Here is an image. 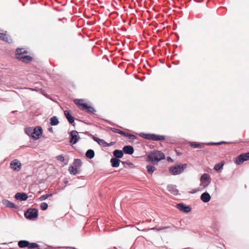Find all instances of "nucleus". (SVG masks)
Listing matches in <instances>:
<instances>
[{"mask_svg": "<svg viewBox=\"0 0 249 249\" xmlns=\"http://www.w3.org/2000/svg\"><path fill=\"white\" fill-rule=\"evenodd\" d=\"M164 158V154L162 152L160 151H155L150 152L148 155L147 161L157 163L159 161Z\"/></svg>", "mask_w": 249, "mask_h": 249, "instance_id": "1", "label": "nucleus"}, {"mask_svg": "<svg viewBox=\"0 0 249 249\" xmlns=\"http://www.w3.org/2000/svg\"><path fill=\"white\" fill-rule=\"evenodd\" d=\"M84 101V99H75L74 103L78 106L82 110H85L88 113L94 114L96 110L92 106L88 105L87 103H82Z\"/></svg>", "mask_w": 249, "mask_h": 249, "instance_id": "2", "label": "nucleus"}, {"mask_svg": "<svg viewBox=\"0 0 249 249\" xmlns=\"http://www.w3.org/2000/svg\"><path fill=\"white\" fill-rule=\"evenodd\" d=\"M140 136L142 138L148 140L157 141L164 140L165 139V136L157 135L155 134H146L142 132L140 134Z\"/></svg>", "mask_w": 249, "mask_h": 249, "instance_id": "3", "label": "nucleus"}, {"mask_svg": "<svg viewBox=\"0 0 249 249\" xmlns=\"http://www.w3.org/2000/svg\"><path fill=\"white\" fill-rule=\"evenodd\" d=\"M38 210L36 208H29L24 213L25 217L29 220H35L38 217Z\"/></svg>", "mask_w": 249, "mask_h": 249, "instance_id": "4", "label": "nucleus"}, {"mask_svg": "<svg viewBox=\"0 0 249 249\" xmlns=\"http://www.w3.org/2000/svg\"><path fill=\"white\" fill-rule=\"evenodd\" d=\"M200 186L202 187L203 188L205 189L211 182L210 176L207 173L203 174L200 178Z\"/></svg>", "mask_w": 249, "mask_h": 249, "instance_id": "5", "label": "nucleus"}, {"mask_svg": "<svg viewBox=\"0 0 249 249\" xmlns=\"http://www.w3.org/2000/svg\"><path fill=\"white\" fill-rule=\"evenodd\" d=\"M187 164L186 163L182 165H177L174 167H172L170 169V173L173 175H177L182 173L184 170L187 167Z\"/></svg>", "mask_w": 249, "mask_h": 249, "instance_id": "6", "label": "nucleus"}, {"mask_svg": "<svg viewBox=\"0 0 249 249\" xmlns=\"http://www.w3.org/2000/svg\"><path fill=\"white\" fill-rule=\"evenodd\" d=\"M42 134V128L40 126H36L33 129L32 139L34 140H37L41 137Z\"/></svg>", "mask_w": 249, "mask_h": 249, "instance_id": "7", "label": "nucleus"}, {"mask_svg": "<svg viewBox=\"0 0 249 249\" xmlns=\"http://www.w3.org/2000/svg\"><path fill=\"white\" fill-rule=\"evenodd\" d=\"M70 142L71 144H76L80 139V137L78 135V132L76 130H72L70 133Z\"/></svg>", "mask_w": 249, "mask_h": 249, "instance_id": "8", "label": "nucleus"}, {"mask_svg": "<svg viewBox=\"0 0 249 249\" xmlns=\"http://www.w3.org/2000/svg\"><path fill=\"white\" fill-rule=\"evenodd\" d=\"M248 160H249V152L239 155L236 158V162L237 164L240 165Z\"/></svg>", "mask_w": 249, "mask_h": 249, "instance_id": "9", "label": "nucleus"}, {"mask_svg": "<svg viewBox=\"0 0 249 249\" xmlns=\"http://www.w3.org/2000/svg\"><path fill=\"white\" fill-rule=\"evenodd\" d=\"M10 167L14 171H18L21 169V163L18 160H14L10 163Z\"/></svg>", "mask_w": 249, "mask_h": 249, "instance_id": "10", "label": "nucleus"}, {"mask_svg": "<svg viewBox=\"0 0 249 249\" xmlns=\"http://www.w3.org/2000/svg\"><path fill=\"white\" fill-rule=\"evenodd\" d=\"M1 203L6 208H11L16 210L18 209V207L17 205L15 204L12 202L6 199H2L1 200Z\"/></svg>", "mask_w": 249, "mask_h": 249, "instance_id": "11", "label": "nucleus"}, {"mask_svg": "<svg viewBox=\"0 0 249 249\" xmlns=\"http://www.w3.org/2000/svg\"><path fill=\"white\" fill-rule=\"evenodd\" d=\"M64 115L65 117L69 122L70 124H71L72 126H75V123H74V117L71 115V113L70 110H66L64 111Z\"/></svg>", "mask_w": 249, "mask_h": 249, "instance_id": "12", "label": "nucleus"}, {"mask_svg": "<svg viewBox=\"0 0 249 249\" xmlns=\"http://www.w3.org/2000/svg\"><path fill=\"white\" fill-rule=\"evenodd\" d=\"M15 198L16 199L20 201H25L28 198V196L25 193L18 192L15 194Z\"/></svg>", "mask_w": 249, "mask_h": 249, "instance_id": "13", "label": "nucleus"}, {"mask_svg": "<svg viewBox=\"0 0 249 249\" xmlns=\"http://www.w3.org/2000/svg\"><path fill=\"white\" fill-rule=\"evenodd\" d=\"M16 58L25 63H30L33 59V57L30 55H23L21 56H16Z\"/></svg>", "mask_w": 249, "mask_h": 249, "instance_id": "14", "label": "nucleus"}, {"mask_svg": "<svg viewBox=\"0 0 249 249\" xmlns=\"http://www.w3.org/2000/svg\"><path fill=\"white\" fill-rule=\"evenodd\" d=\"M177 208L180 211L184 213H189L191 211V208L189 206H185L183 203H179L177 205Z\"/></svg>", "mask_w": 249, "mask_h": 249, "instance_id": "15", "label": "nucleus"}, {"mask_svg": "<svg viewBox=\"0 0 249 249\" xmlns=\"http://www.w3.org/2000/svg\"><path fill=\"white\" fill-rule=\"evenodd\" d=\"M201 200L205 203L208 202L211 199V196L207 192L202 193L200 196Z\"/></svg>", "mask_w": 249, "mask_h": 249, "instance_id": "16", "label": "nucleus"}, {"mask_svg": "<svg viewBox=\"0 0 249 249\" xmlns=\"http://www.w3.org/2000/svg\"><path fill=\"white\" fill-rule=\"evenodd\" d=\"M123 152L125 154L131 155L134 153V148L131 145L124 146L123 148Z\"/></svg>", "mask_w": 249, "mask_h": 249, "instance_id": "17", "label": "nucleus"}, {"mask_svg": "<svg viewBox=\"0 0 249 249\" xmlns=\"http://www.w3.org/2000/svg\"><path fill=\"white\" fill-rule=\"evenodd\" d=\"M167 190L174 195H177L178 194V190L176 188V186L173 185H169L167 186Z\"/></svg>", "mask_w": 249, "mask_h": 249, "instance_id": "18", "label": "nucleus"}, {"mask_svg": "<svg viewBox=\"0 0 249 249\" xmlns=\"http://www.w3.org/2000/svg\"><path fill=\"white\" fill-rule=\"evenodd\" d=\"M110 162L111 163V165L113 167H118L119 166L120 162L122 161L119 159L112 158L111 159Z\"/></svg>", "mask_w": 249, "mask_h": 249, "instance_id": "19", "label": "nucleus"}, {"mask_svg": "<svg viewBox=\"0 0 249 249\" xmlns=\"http://www.w3.org/2000/svg\"><path fill=\"white\" fill-rule=\"evenodd\" d=\"M18 245L20 248H28L30 242L27 240H20L18 242Z\"/></svg>", "mask_w": 249, "mask_h": 249, "instance_id": "20", "label": "nucleus"}, {"mask_svg": "<svg viewBox=\"0 0 249 249\" xmlns=\"http://www.w3.org/2000/svg\"><path fill=\"white\" fill-rule=\"evenodd\" d=\"M113 155L115 157L114 158L117 159L122 158L124 155L123 150L122 151L121 150L116 149L113 152Z\"/></svg>", "mask_w": 249, "mask_h": 249, "instance_id": "21", "label": "nucleus"}, {"mask_svg": "<svg viewBox=\"0 0 249 249\" xmlns=\"http://www.w3.org/2000/svg\"><path fill=\"white\" fill-rule=\"evenodd\" d=\"M0 39L9 43L12 42V40L3 33H0Z\"/></svg>", "mask_w": 249, "mask_h": 249, "instance_id": "22", "label": "nucleus"}, {"mask_svg": "<svg viewBox=\"0 0 249 249\" xmlns=\"http://www.w3.org/2000/svg\"><path fill=\"white\" fill-rule=\"evenodd\" d=\"M28 52L24 50L23 48H18L16 49V56H21L24 54L27 53Z\"/></svg>", "mask_w": 249, "mask_h": 249, "instance_id": "23", "label": "nucleus"}, {"mask_svg": "<svg viewBox=\"0 0 249 249\" xmlns=\"http://www.w3.org/2000/svg\"><path fill=\"white\" fill-rule=\"evenodd\" d=\"M85 156L89 159H93L95 156L94 151L91 149H88L86 152Z\"/></svg>", "mask_w": 249, "mask_h": 249, "instance_id": "24", "label": "nucleus"}, {"mask_svg": "<svg viewBox=\"0 0 249 249\" xmlns=\"http://www.w3.org/2000/svg\"><path fill=\"white\" fill-rule=\"evenodd\" d=\"M68 170L71 175H75L79 173L78 168L74 167V166H70L69 167Z\"/></svg>", "mask_w": 249, "mask_h": 249, "instance_id": "25", "label": "nucleus"}, {"mask_svg": "<svg viewBox=\"0 0 249 249\" xmlns=\"http://www.w3.org/2000/svg\"><path fill=\"white\" fill-rule=\"evenodd\" d=\"M50 124L52 126H55L58 124L59 122L56 116H53L50 119Z\"/></svg>", "mask_w": 249, "mask_h": 249, "instance_id": "26", "label": "nucleus"}, {"mask_svg": "<svg viewBox=\"0 0 249 249\" xmlns=\"http://www.w3.org/2000/svg\"><path fill=\"white\" fill-rule=\"evenodd\" d=\"M82 164V162L81 161V160L79 159H74L73 162V165L74 167L76 168H80Z\"/></svg>", "mask_w": 249, "mask_h": 249, "instance_id": "27", "label": "nucleus"}, {"mask_svg": "<svg viewBox=\"0 0 249 249\" xmlns=\"http://www.w3.org/2000/svg\"><path fill=\"white\" fill-rule=\"evenodd\" d=\"M190 145L192 147L194 148H202L204 147V144H200L195 142H191Z\"/></svg>", "mask_w": 249, "mask_h": 249, "instance_id": "28", "label": "nucleus"}, {"mask_svg": "<svg viewBox=\"0 0 249 249\" xmlns=\"http://www.w3.org/2000/svg\"><path fill=\"white\" fill-rule=\"evenodd\" d=\"M85 134L88 135V136L91 137L92 138V139L96 142H97V143L99 144V143L100 142L102 141V139H101L92 134H91L90 133H89V132L88 131H86L85 132H84Z\"/></svg>", "mask_w": 249, "mask_h": 249, "instance_id": "29", "label": "nucleus"}, {"mask_svg": "<svg viewBox=\"0 0 249 249\" xmlns=\"http://www.w3.org/2000/svg\"><path fill=\"white\" fill-rule=\"evenodd\" d=\"M25 133L32 138L33 129L32 127H27L25 128Z\"/></svg>", "mask_w": 249, "mask_h": 249, "instance_id": "30", "label": "nucleus"}, {"mask_svg": "<svg viewBox=\"0 0 249 249\" xmlns=\"http://www.w3.org/2000/svg\"><path fill=\"white\" fill-rule=\"evenodd\" d=\"M123 164H124L125 167H128L130 168H133L135 167V165L132 162L128 161H122Z\"/></svg>", "mask_w": 249, "mask_h": 249, "instance_id": "31", "label": "nucleus"}, {"mask_svg": "<svg viewBox=\"0 0 249 249\" xmlns=\"http://www.w3.org/2000/svg\"><path fill=\"white\" fill-rule=\"evenodd\" d=\"M146 169L147 170V172L150 174H152L156 170V168L154 166L151 165H147Z\"/></svg>", "mask_w": 249, "mask_h": 249, "instance_id": "32", "label": "nucleus"}, {"mask_svg": "<svg viewBox=\"0 0 249 249\" xmlns=\"http://www.w3.org/2000/svg\"><path fill=\"white\" fill-rule=\"evenodd\" d=\"M52 195H53V194L52 193L42 195L38 198V200L40 201L45 200L46 199H47L48 197L52 196Z\"/></svg>", "mask_w": 249, "mask_h": 249, "instance_id": "33", "label": "nucleus"}, {"mask_svg": "<svg viewBox=\"0 0 249 249\" xmlns=\"http://www.w3.org/2000/svg\"><path fill=\"white\" fill-rule=\"evenodd\" d=\"M124 136L126 137L129 139L132 140H135L137 138V136H135V135L131 134L127 132H125V134H124Z\"/></svg>", "mask_w": 249, "mask_h": 249, "instance_id": "34", "label": "nucleus"}, {"mask_svg": "<svg viewBox=\"0 0 249 249\" xmlns=\"http://www.w3.org/2000/svg\"><path fill=\"white\" fill-rule=\"evenodd\" d=\"M39 247V245L36 243H30V245L28 246L29 249H34L36 248H38Z\"/></svg>", "mask_w": 249, "mask_h": 249, "instance_id": "35", "label": "nucleus"}, {"mask_svg": "<svg viewBox=\"0 0 249 249\" xmlns=\"http://www.w3.org/2000/svg\"><path fill=\"white\" fill-rule=\"evenodd\" d=\"M99 145L102 146L103 147H106L109 146V143L106 142L105 140H102L100 143H99Z\"/></svg>", "mask_w": 249, "mask_h": 249, "instance_id": "36", "label": "nucleus"}, {"mask_svg": "<svg viewBox=\"0 0 249 249\" xmlns=\"http://www.w3.org/2000/svg\"><path fill=\"white\" fill-rule=\"evenodd\" d=\"M223 164L222 163H219L218 164H216L214 165L213 168L215 171H218V170H220L221 169H222L223 168Z\"/></svg>", "mask_w": 249, "mask_h": 249, "instance_id": "37", "label": "nucleus"}, {"mask_svg": "<svg viewBox=\"0 0 249 249\" xmlns=\"http://www.w3.org/2000/svg\"><path fill=\"white\" fill-rule=\"evenodd\" d=\"M48 208V204L46 202H42L40 204V208L43 211L46 210Z\"/></svg>", "mask_w": 249, "mask_h": 249, "instance_id": "38", "label": "nucleus"}, {"mask_svg": "<svg viewBox=\"0 0 249 249\" xmlns=\"http://www.w3.org/2000/svg\"><path fill=\"white\" fill-rule=\"evenodd\" d=\"M224 143H226V142L222 141V142H208V143H206V144H207V145H220V144Z\"/></svg>", "mask_w": 249, "mask_h": 249, "instance_id": "39", "label": "nucleus"}, {"mask_svg": "<svg viewBox=\"0 0 249 249\" xmlns=\"http://www.w3.org/2000/svg\"><path fill=\"white\" fill-rule=\"evenodd\" d=\"M56 159L57 160H58L60 161H61V162H64V161H65V159L62 155L57 156L56 157Z\"/></svg>", "mask_w": 249, "mask_h": 249, "instance_id": "40", "label": "nucleus"}, {"mask_svg": "<svg viewBox=\"0 0 249 249\" xmlns=\"http://www.w3.org/2000/svg\"><path fill=\"white\" fill-rule=\"evenodd\" d=\"M172 228H176L177 229V228L174 225H172V226H164V227H162V229H163V230H164V229H171Z\"/></svg>", "mask_w": 249, "mask_h": 249, "instance_id": "41", "label": "nucleus"}, {"mask_svg": "<svg viewBox=\"0 0 249 249\" xmlns=\"http://www.w3.org/2000/svg\"><path fill=\"white\" fill-rule=\"evenodd\" d=\"M110 130H111L112 131L117 133H119V132L120 131V129L115 128H111V127H110Z\"/></svg>", "mask_w": 249, "mask_h": 249, "instance_id": "42", "label": "nucleus"}, {"mask_svg": "<svg viewBox=\"0 0 249 249\" xmlns=\"http://www.w3.org/2000/svg\"><path fill=\"white\" fill-rule=\"evenodd\" d=\"M151 230H156L158 231H160L162 230L163 229H162V227H159V228L154 227V228H152Z\"/></svg>", "mask_w": 249, "mask_h": 249, "instance_id": "43", "label": "nucleus"}, {"mask_svg": "<svg viewBox=\"0 0 249 249\" xmlns=\"http://www.w3.org/2000/svg\"><path fill=\"white\" fill-rule=\"evenodd\" d=\"M48 130L51 133L53 132V127H51L48 128Z\"/></svg>", "mask_w": 249, "mask_h": 249, "instance_id": "44", "label": "nucleus"}, {"mask_svg": "<svg viewBox=\"0 0 249 249\" xmlns=\"http://www.w3.org/2000/svg\"><path fill=\"white\" fill-rule=\"evenodd\" d=\"M103 59H106L107 61H109V59L107 55H105L103 56Z\"/></svg>", "mask_w": 249, "mask_h": 249, "instance_id": "45", "label": "nucleus"}, {"mask_svg": "<svg viewBox=\"0 0 249 249\" xmlns=\"http://www.w3.org/2000/svg\"><path fill=\"white\" fill-rule=\"evenodd\" d=\"M125 132H124V131H123L120 130V131L119 132V134L124 136V134H125Z\"/></svg>", "mask_w": 249, "mask_h": 249, "instance_id": "46", "label": "nucleus"}, {"mask_svg": "<svg viewBox=\"0 0 249 249\" xmlns=\"http://www.w3.org/2000/svg\"><path fill=\"white\" fill-rule=\"evenodd\" d=\"M68 180H65L64 181V184H67L68 183Z\"/></svg>", "mask_w": 249, "mask_h": 249, "instance_id": "47", "label": "nucleus"}, {"mask_svg": "<svg viewBox=\"0 0 249 249\" xmlns=\"http://www.w3.org/2000/svg\"><path fill=\"white\" fill-rule=\"evenodd\" d=\"M167 160H172V158H171V157H168V158H167Z\"/></svg>", "mask_w": 249, "mask_h": 249, "instance_id": "48", "label": "nucleus"}, {"mask_svg": "<svg viewBox=\"0 0 249 249\" xmlns=\"http://www.w3.org/2000/svg\"><path fill=\"white\" fill-rule=\"evenodd\" d=\"M6 244H7L6 243H3L1 244V245H6Z\"/></svg>", "mask_w": 249, "mask_h": 249, "instance_id": "49", "label": "nucleus"}, {"mask_svg": "<svg viewBox=\"0 0 249 249\" xmlns=\"http://www.w3.org/2000/svg\"><path fill=\"white\" fill-rule=\"evenodd\" d=\"M109 144H110V145H112V144H113V143H112V142H110V143H109Z\"/></svg>", "mask_w": 249, "mask_h": 249, "instance_id": "50", "label": "nucleus"}]
</instances>
